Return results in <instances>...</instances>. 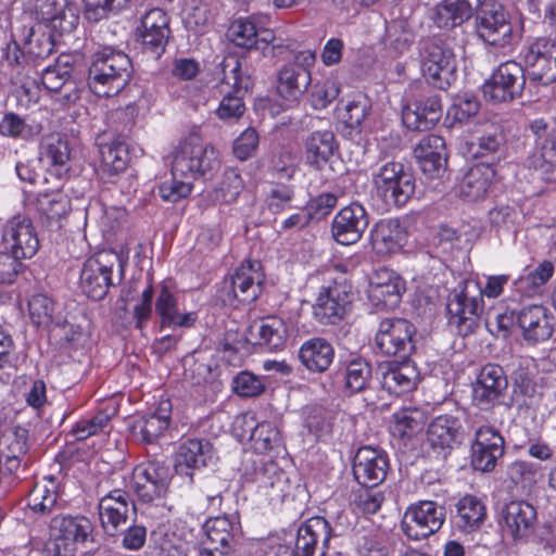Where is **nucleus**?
<instances>
[{
  "label": "nucleus",
  "mask_w": 556,
  "mask_h": 556,
  "mask_svg": "<svg viewBox=\"0 0 556 556\" xmlns=\"http://www.w3.org/2000/svg\"><path fill=\"white\" fill-rule=\"evenodd\" d=\"M130 77L131 62L128 55L104 47L94 54L89 67L88 84L98 97H113L126 87Z\"/></svg>",
  "instance_id": "f257e3e1"
},
{
  "label": "nucleus",
  "mask_w": 556,
  "mask_h": 556,
  "mask_svg": "<svg viewBox=\"0 0 556 556\" xmlns=\"http://www.w3.org/2000/svg\"><path fill=\"white\" fill-rule=\"evenodd\" d=\"M124 263L114 251H101L87 258L80 270V288L92 300H102L110 287L124 279Z\"/></svg>",
  "instance_id": "f03ea898"
},
{
  "label": "nucleus",
  "mask_w": 556,
  "mask_h": 556,
  "mask_svg": "<svg viewBox=\"0 0 556 556\" xmlns=\"http://www.w3.org/2000/svg\"><path fill=\"white\" fill-rule=\"evenodd\" d=\"M220 166L218 151L197 135L184 139L175 149L172 173L186 179L213 175Z\"/></svg>",
  "instance_id": "7ed1b4c3"
},
{
  "label": "nucleus",
  "mask_w": 556,
  "mask_h": 556,
  "mask_svg": "<svg viewBox=\"0 0 556 556\" xmlns=\"http://www.w3.org/2000/svg\"><path fill=\"white\" fill-rule=\"evenodd\" d=\"M222 68L219 89L223 98L216 109V115L223 121H235L245 111L243 94L252 87V79L242 72L241 62L237 58L225 59Z\"/></svg>",
  "instance_id": "20e7f679"
},
{
  "label": "nucleus",
  "mask_w": 556,
  "mask_h": 556,
  "mask_svg": "<svg viewBox=\"0 0 556 556\" xmlns=\"http://www.w3.org/2000/svg\"><path fill=\"white\" fill-rule=\"evenodd\" d=\"M375 194L387 206L405 205L415 192L413 174L400 162H387L372 173Z\"/></svg>",
  "instance_id": "39448f33"
},
{
  "label": "nucleus",
  "mask_w": 556,
  "mask_h": 556,
  "mask_svg": "<svg viewBox=\"0 0 556 556\" xmlns=\"http://www.w3.org/2000/svg\"><path fill=\"white\" fill-rule=\"evenodd\" d=\"M50 529L52 556H75L78 545L94 541V525L83 515H56Z\"/></svg>",
  "instance_id": "423d86ee"
},
{
  "label": "nucleus",
  "mask_w": 556,
  "mask_h": 556,
  "mask_svg": "<svg viewBox=\"0 0 556 556\" xmlns=\"http://www.w3.org/2000/svg\"><path fill=\"white\" fill-rule=\"evenodd\" d=\"M477 36L485 45L504 48L515 38V27L505 8L493 0H483L475 15Z\"/></svg>",
  "instance_id": "0eeeda50"
},
{
  "label": "nucleus",
  "mask_w": 556,
  "mask_h": 556,
  "mask_svg": "<svg viewBox=\"0 0 556 556\" xmlns=\"http://www.w3.org/2000/svg\"><path fill=\"white\" fill-rule=\"evenodd\" d=\"M477 290L476 281H466L459 291L454 290L448 296V324L455 327L460 336H468L479 327L482 299L473 293Z\"/></svg>",
  "instance_id": "6e6552de"
},
{
  "label": "nucleus",
  "mask_w": 556,
  "mask_h": 556,
  "mask_svg": "<svg viewBox=\"0 0 556 556\" xmlns=\"http://www.w3.org/2000/svg\"><path fill=\"white\" fill-rule=\"evenodd\" d=\"M497 525L504 538L514 543H527L538 525V509L526 500H513L502 506Z\"/></svg>",
  "instance_id": "1a4fd4ad"
},
{
  "label": "nucleus",
  "mask_w": 556,
  "mask_h": 556,
  "mask_svg": "<svg viewBox=\"0 0 556 556\" xmlns=\"http://www.w3.org/2000/svg\"><path fill=\"white\" fill-rule=\"evenodd\" d=\"M0 243L3 250L20 261L31 258L39 250L36 228L30 218L23 214L7 219L1 228Z\"/></svg>",
  "instance_id": "9d476101"
},
{
  "label": "nucleus",
  "mask_w": 556,
  "mask_h": 556,
  "mask_svg": "<svg viewBox=\"0 0 556 556\" xmlns=\"http://www.w3.org/2000/svg\"><path fill=\"white\" fill-rule=\"evenodd\" d=\"M551 316L546 307L540 304H530L511 312V315L500 314L496 317L497 326L507 329L516 320L522 330L523 339L532 344L547 340L553 333Z\"/></svg>",
  "instance_id": "9b49d317"
},
{
  "label": "nucleus",
  "mask_w": 556,
  "mask_h": 556,
  "mask_svg": "<svg viewBox=\"0 0 556 556\" xmlns=\"http://www.w3.org/2000/svg\"><path fill=\"white\" fill-rule=\"evenodd\" d=\"M422 73L428 83L444 90L456 78V56L451 47L438 40L428 42L422 53Z\"/></svg>",
  "instance_id": "f8f14e48"
},
{
  "label": "nucleus",
  "mask_w": 556,
  "mask_h": 556,
  "mask_svg": "<svg viewBox=\"0 0 556 556\" xmlns=\"http://www.w3.org/2000/svg\"><path fill=\"white\" fill-rule=\"evenodd\" d=\"M416 329L404 318H386L375 336L376 348L384 355L407 357L415 350Z\"/></svg>",
  "instance_id": "ddd939ff"
},
{
  "label": "nucleus",
  "mask_w": 556,
  "mask_h": 556,
  "mask_svg": "<svg viewBox=\"0 0 556 556\" xmlns=\"http://www.w3.org/2000/svg\"><path fill=\"white\" fill-rule=\"evenodd\" d=\"M445 521V508L432 501L410 505L405 511L402 529L410 540L419 541L438 532Z\"/></svg>",
  "instance_id": "4468645a"
},
{
  "label": "nucleus",
  "mask_w": 556,
  "mask_h": 556,
  "mask_svg": "<svg viewBox=\"0 0 556 556\" xmlns=\"http://www.w3.org/2000/svg\"><path fill=\"white\" fill-rule=\"evenodd\" d=\"M530 80L547 86L556 81V39L540 37L526 49L523 56Z\"/></svg>",
  "instance_id": "2eb2a0df"
},
{
  "label": "nucleus",
  "mask_w": 556,
  "mask_h": 556,
  "mask_svg": "<svg viewBox=\"0 0 556 556\" xmlns=\"http://www.w3.org/2000/svg\"><path fill=\"white\" fill-rule=\"evenodd\" d=\"M505 441L502 434L491 426H481L475 431L470 446V460L475 470L491 472L497 460L504 455Z\"/></svg>",
  "instance_id": "dca6fc26"
},
{
  "label": "nucleus",
  "mask_w": 556,
  "mask_h": 556,
  "mask_svg": "<svg viewBox=\"0 0 556 556\" xmlns=\"http://www.w3.org/2000/svg\"><path fill=\"white\" fill-rule=\"evenodd\" d=\"M522 66L508 61L501 64L492 77L483 85V96L494 102H506L519 96L525 86Z\"/></svg>",
  "instance_id": "f3484780"
},
{
  "label": "nucleus",
  "mask_w": 556,
  "mask_h": 556,
  "mask_svg": "<svg viewBox=\"0 0 556 556\" xmlns=\"http://www.w3.org/2000/svg\"><path fill=\"white\" fill-rule=\"evenodd\" d=\"M352 303L350 288L345 283L333 282L321 288L313 306L314 316L324 325L340 321Z\"/></svg>",
  "instance_id": "a211bd4d"
},
{
  "label": "nucleus",
  "mask_w": 556,
  "mask_h": 556,
  "mask_svg": "<svg viewBox=\"0 0 556 556\" xmlns=\"http://www.w3.org/2000/svg\"><path fill=\"white\" fill-rule=\"evenodd\" d=\"M331 536L332 530L324 517L307 519L298 529L295 556H325Z\"/></svg>",
  "instance_id": "6ab92c4d"
},
{
  "label": "nucleus",
  "mask_w": 556,
  "mask_h": 556,
  "mask_svg": "<svg viewBox=\"0 0 556 556\" xmlns=\"http://www.w3.org/2000/svg\"><path fill=\"white\" fill-rule=\"evenodd\" d=\"M405 290L403 279L388 268L377 269L370 278L368 299L378 308L393 309Z\"/></svg>",
  "instance_id": "aec40b11"
},
{
  "label": "nucleus",
  "mask_w": 556,
  "mask_h": 556,
  "mask_svg": "<svg viewBox=\"0 0 556 556\" xmlns=\"http://www.w3.org/2000/svg\"><path fill=\"white\" fill-rule=\"evenodd\" d=\"M388 467L389 460L384 452L363 446L354 456L353 475L359 484L375 488L386 479Z\"/></svg>",
  "instance_id": "412c9836"
},
{
  "label": "nucleus",
  "mask_w": 556,
  "mask_h": 556,
  "mask_svg": "<svg viewBox=\"0 0 556 556\" xmlns=\"http://www.w3.org/2000/svg\"><path fill=\"white\" fill-rule=\"evenodd\" d=\"M368 223L365 207L358 203H351L334 216L332 236L342 245L354 244L362 238Z\"/></svg>",
  "instance_id": "4be33fe9"
},
{
  "label": "nucleus",
  "mask_w": 556,
  "mask_h": 556,
  "mask_svg": "<svg viewBox=\"0 0 556 556\" xmlns=\"http://www.w3.org/2000/svg\"><path fill=\"white\" fill-rule=\"evenodd\" d=\"M168 472L156 464L137 466L132 472V488L146 503L163 497L168 488Z\"/></svg>",
  "instance_id": "5701e85b"
},
{
  "label": "nucleus",
  "mask_w": 556,
  "mask_h": 556,
  "mask_svg": "<svg viewBox=\"0 0 556 556\" xmlns=\"http://www.w3.org/2000/svg\"><path fill=\"white\" fill-rule=\"evenodd\" d=\"M139 34L147 50L163 51L170 35L168 14L160 8L149 10L141 17Z\"/></svg>",
  "instance_id": "b1692460"
},
{
  "label": "nucleus",
  "mask_w": 556,
  "mask_h": 556,
  "mask_svg": "<svg viewBox=\"0 0 556 556\" xmlns=\"http://www.w3.org/2000/svg\"><path fill=\"white\" fill-rule=\"evenodd\" d=\"M134 507L129 494L115 489L99 501V516L102 528L110 534L127 520L130 508Z\"/></svg>",
  "instance_id": "393cba45"
},
{
  "label": "nucleus",
  "mask_w": 556,
  "mask_h": 556,
  "mask_svg": "<svg viewBox=\"0 0 556 556\" xmlns=\"http://www.w3.org/2000/svg\"><path fill=\"white\" fill-rule=\"evenodd\" d=\"M483 0H442L432 11L431 18L440 28L460 26L476 15Z\"/></svg>",
  "instance_id": "a878e982"
},
{
  "label": "nucleus",
  "mask_w": 556,
  "mask_h": 556,
  "mask_svg": "<svg viewBox=\"0 0 556 556\" xmlns=\"http://www.w3.org/2000/svg\"><path fill=\"white\" fill-rule=\"evenodd\" d=\"M39 15L60 35L73 31L78 25L79 10L70 0H45Z\"/></svg>",
  "instance_id": "bb28decb"
},
{
  "label": "nucleus",
  "mask_w": 556,
  "mask_h": 556,
  "mask_svg": "<svg viewBox=\"0 0 556 556\" xmlns=\"http://www.w3.org/2000/svg\"><path fill=\"white\" fill-rule=\"evenodd\" d=\"M442 113L438 97L417 100L402 110V121L410 130L424 131L435 125Z\"/></svg>",
  "instance_id": "cd10ccee"
},
{
  "label": "nucleus",
  "mask_w": 556,
  "mask_h": 556,
  "mask_svg": "<svg viewBox=\"0 0 556 556\" xmlns=\"http://www.w3.org/2000/svg\"><path fill=\"white\" fill-rule=\"evenodd\" d=\"M263 275L258 262L242 263L230 276L233 296L243 303H251L261 292Z\"/></svg>",
  "instance_id": "c85d7f7f"
},
{
  "label": "nucleus",
  "mask_w": 556,
  "mask_h": 556,
  "mask_svg": "<svg viewBox=\"0 0 556 556\" xmlns=\"http://www.w3.org/2000/svg\"><path fill=\"white\" fill-rule=\"evenodd\" d=\"M236 425L242 427V437L249 434L253 450L258 454L270 451L279 441V431L268 421L256 422L252 414L238 416Z\"/></svg>",
  "instance_id": "c756f323"
},
{
  "label": "nucleus",
  "mask_w": 556,
  "mask_h": 556,
  "mask_svg": "<svg viewBox=\"0 0 556 556\" xmlns=\"http://www.w3.org/2000/svg\"><path fill=\"white\" fill-rule=\"evenodd\" d=\"M523 166L533 169L542 180H549V173L556 167V129L544 139L534 142V147L523 162Z\"/></svg>",
  "instance_id": "7c9ffc66"
},
{
  "label": "nucleus",
  "mask_w": 556,
  "mask_h": 556,
  "mask_svg": "<svg viewBox=\"0 0 556 556\" xmlns=\"http://www.w3.org/2000/svg\"><path fill=\"white\" fill-rule=\"evenodd\" d=\"M414 154L424 174L433 177L446 163L445 141L438 135L425 136L416 146Z\"/></svg>",
  "instance_id": "2f4dec72"
},
{
  "label": "nucleus",
  "mask_w": 556,
  "mask_h": 556,
  "mask_svg": "<svg viewBox=\"0 0 556 556\" xmlns=\"http://www.w3.org/2000/svg\"><path fill=\"white\" fill-rule=\"evenodd\" d=\"M507 388V379L502 367L485 365L473 384V400L478 404L494 403Z\"/></svg>",
  "instance_id": "473e14b6"
},
{
  "label": "nucleus",
  "mask_w": 556,
  "mask_h": 556,
  "mask_svg": "<svg viewBox=\"0 0 556 556\" xmlns=\"http://www.w3.org/2000/svg\"><path fill=\"white\" fill-rule=\"evenodd\" d=\"M381 370L382 388L396 395L414 390L419 379L416 366L409 361L389 364L382 367Z\"/></svg>",
  "instance_id": "72a5a7b5"
},
{
  "label": "nucleus",
  "mask_w": 556,
  "mask_h": 556,
  "mask_svg": "<svg viewBox=\"0 0 556 556\" xmlns=\"http://www.w3.org/2000/svg\"><path fill=\"white\" fill-rule=\"evenodd\" d=\"M172 414V404L165 400L160 402L157 408L138 419L132 426L134 434L144 443L155 442L168 428Z\"/></svg>",
  "instance_id": "f704fd0d"
},
{
  "label": "nucleus",
  "mask_w": 556,
  "mask_h": 556,
  "mask_svg": "<svg viewBox=\"0 0 556 556\" xmlns=\"http://www.w3.org/2000/svg\"><path fill=\"white\" fill-rule=\"evenodd\" d=\"M462 424L452 415H440L428 426L427 441L433 450L441 452L452 450L459 437Z\"/></svg>",
  "instance_id": "c9c22d12"
},
{
  "label": "nucleus",
  "mask_w": 556,
  "mask_h": 556,
  "mask_svg": "<svg viewBox=\"0 0 556 556\" xmlns=\"http://www.w3.org/2000/svg\"><path fill=\"white\" fill-rule=\"evenodd\" d=\"M495 169L491 164L478 163L470 167L459 184V194L469 200L481 199L488 192L493 179Z\"/></svg>",
  "instance_id": "e433bc0d"
},
{
  "label": "nucleus",
  "mask_w": 556,
  "mask_h": 556,
  "mask_svg": "<svg viewBox=\"0 0 556 556\" xmlns=\"http://www.w3.org/2000/svg\"><path fill=\"white\" fill-rule=\"evenodd\" d=\"M334 357L332 345L324 338L306 340L299 350V358L303 366L314 372H323L329 368Z\"/></svg>",
  "instance_id": "4c0bfd02"
},
{
  "label": "nucleus",
  "mask_w": 556,
  "mask_h": 556,
  "mask_svg": "<svg viewBox=\"0 0 556 556\" xmlns=\"http://www.w3.org/2000/svg\"><path fill=\"white\" fill-rule=\"evenodd\" d=\"M156 314L163 327H190L195 320L194 313H182L175 294L163 286L155 302Z\"/></svg>",
  "instance_id": "58836bf2"
},
{
  "label": "nucleus",
  "mask_w": 556,
  "mask_h": 556,
  "mask_svg": "<svg viewBox=\"0 0 556 556\" xmlns=\"http://www.w3.org/2000/svg\"><path fill=\"white\" fill-rule=\"evenodd\" d=\"M210 452L207 442L199 439H189L181 443L175 459V470L178 475H185L192 480L191 469L206 465Z\"/></svg>",
  "instance_id": "ea45409f"
},
{
  "label": "nucleus",
  "mask_w": 556,
  "mask_h": 556,
  "mask_svg": "<svg viewBox=\"0 0 556 556\" xmlns=\"http://www.w3.org/2000/svg\"><path fill=\"white\" fill-rule=\"evenodd\" d=\"M100 164L99 173L104 179L124 172L128 164V150L126 144L114 139L110 142L99 143Z\"/></svg>",
  "instance_id": "a19ab883"
},
{
  "label": "nucleus",
  "mask_w": 556,
  "mask_h": 556,
  "mask_svg": "<svg viewBox=\"0 0 556 556\" xmlns=\"http://www.w3.org/2000/svg\"><path fill=\"white\" fill-rule=\"evenodd\" d=\"M505 137L502 129L495 125H489L476 141L471 142L470 150L473 157L490 159L485 163L493 166L504 156Z\"/></svg>",
  "instance_id": "79ce46f5"
},
{
  "label": "nucleus",
  "mask_w": 556,
  "mask_h": 556,
  "mask_svg": "<svg viewBox=\"0 0 556 556\" xmlns=\"http://www.w3.org/2000/svg\"><path fill=\"white\" fill-rule=\"evenodd\" d=\"M406 233L396 219L378 223L371 233L372 247L379 254L394 253L405 242Z\"/></svg>",
  "instance_id": "37998d69"
},
{
  "label": "nucleus",
  "mask_w": 556,
  "mask_h": 556,
  "mask_svg": "<svg viewBox=\"0 0 556 556\" xmlns=\"http://www.w3.org/2000/svg\"><path fill=\"white\" fill-rule=\"evenodd\" d=\"M486 519V507L473 495H465L456 504V525L465 533L479 530Z\"/></svg>",
  "instance_id": "c03bdc74"
},
{
  "label": "nucleus",
  "mask_w": 556,
  "mask_h": 556,
  "mask_svg": "<svg viewBox=\"0 0 556 556\" xmlns=\"http://www.w3.org/2000/svg\"><path fill=\"white\" fill-rule=\"evenodd\" d=\"M59 497V482L52 477H43L37 482L27 497V506L36 514H49L56 504Z\"/></svg>",
  "instance_id": "a18cd8bd"
},
{
  "label": "nucleus",
  "mask_w": 556,
  "mask_h": 556,
  "mask_svg": "<svg viewBox=\"0 0 556 556\" xmlns=\"http://www.w3.org/2000/svg\"><path fill=\"white\" fill-rule=\"evenodd\" d=\"M312 83L311 74L298 72L289 64H286L278 73V93L287 101L299 100Z\"/></svg>",
  "instance_id": "49530a36"
},
{
  "label": "nucleus",
  "mask_w": 556,
  "mask_h": 556,
  "mask_svg": "<svg viewBox=\"0 0 556 556\" xmlns=\"http://www.w3.org/2000/svg\"><path fill=\"white\" fill-rule=\"evenodd\" d=\"M254 328L258 334L257 343L266 346L269 351L282 349L291 331L289 325L277 316L263 318Z\"/></svg>",
  "instance_id": "de8ad7c7"
},
{
  "label": "nucleus",
  "mask_w": 556,
  "mask_h": 556,
  "mask_svg": "<svg viewBox=\"0 0 556 556\" xmlns=\"http://www.w3.org/2000/svg\"><path fill=\"white\" fill-rule=\"evenodd\" d=\"M336 149V139L332 131H314L306 140L307 163L321 168L332 156Z\"/></svg>",
  "instance_id": "09e8293b"
},
{
  "label": "nucleus",
  "mask_w": 556,
  "mask_h": 556,
  "mask_svg": "<svg viewBox=\"0 0 556 556\" xmlns=\"http://www.w3.org/2000/svg\"><path fill=\"white\" fill-rule=\"evenodd\" d=\"M71 159V148L67 139L59 134H52L45 138L41 147V161L58 174L67 170Z\"/></svg>",
  "instance_id": "8fccbe9b"
},
{
  "label": "nucleus",
  "mask_w": 556,
  "mask_h": 556,
  "mask_svg": "<svg viewBox=\"0 0 556 556\" xmlns=\"http://www.w3.org/2000/svg\"><path fill=\"white\" fill-rule=\"evenodd\" d=\"M554 274V265L544 261L533 269L525 273L514 281V290L522 296H532L541 286L546 283Z\"/></svg>",
  "instance_id": "3c124183"
},
{
  "label": "nucleus",
  "mask_w": 556,
  "mask_h": 556,
  "mask_svg": "<svg viewBox=\"0 0 556 556\" xmlns=\"http://www.w3.org/2000/svg\"><path fill=\"white\" fill-rule=\"evenodd\" d=\"M427 421L426 413L417 407H404L392 416L391 430L394 435L412 437L420 431Z\"/></svg>",
  "instance_id": "603ef678"
},
{
  "label": "nucleus",
  "mask_w": 556,
  "mask_h": 556,
  "mask_svg": "<svg viewBox=\"0 0 556 556\" xmlns=\"http://www.w3.org/2000/svg\"><path fill=\"white\" fill-rule=\"evenodd\" d=\"M27 438L24 429L7 431L0 435V457L10 470L16 468L21 456L27 452Z\"/></svg>",
  "instance_id": "864d4df0"
},
{
  "label": "nucleus",
  "mask_w": 556,
  "mask_h": 556,
  "mask_svg": "<svg viewBox=\"0 0 556 556\" xmlns=\"http://www.w3.org/2000/svg\"><path fill=\"white\" fill-rule=\"evenodd\" d=\"M369 100L361 92L350 96L338 105L339 118L349 127L357 128L368 114Z\"/></svg>",
  "instance_id": "5fc2aeb1"
},
{
  "label": "nucleus",
  "mask_w": 556,
  "mask_h": 556,
  "mask_svg": "<svg viewBox=\"0 0 556 556\" xmlns=\"http://www.w3.org/2000/svg\"><path fill=\"white\" fill-rule=\"evenodd\" d=\"M205 539L203 543L232 547L235 523L228 516H217L206 520L204 523Z\"/></svg>",
  "instance_id": "6e6d98bb"
},
{
  "label": "nucleus",
  "mask_w": 556,
  "mask_h": 556,
  "mask_svg": "<svg viewBox=\"0 0 556 556\" xmlns=\"http://www.w3.org/2000/svg\"><path fill=\"white\" fill-rule=\"evenodd\" d=\"M37 202L40 213L51 220L62 218L71 210V200L59 190L40 193Z\"/></svg>",
  "instance_id": "4d7b16f0"
},
{
  "label": "nucleus",
  "mask_w": 556,
  "mask_h": 556,
  "mask_svg": "<svg viewBox=\"0 0 556 556\" xmlns=\"http://www.w3.org/2000/svg\"><path fill=\"white\" fill-rule=\"evenodd\" d=\"M371 378V367L363 358L351 361L345 368V388L351 393H357L366 389Z\"/></svg>",
  "instance_id": "13d9d810"
},
{
  "label": "nucleus",
  "mask_w": 556,
  "mask_h": 556,
  "mask_svg": "<svg viewBox=\"0 0 556 556\" xmlns=\"http://www.w3.org/2000/svg\"><path fill=\"white\" fill-rule=\"evenodd\" d=\"M257 36L256 26L250 18L240 17L228 28V38L240 48H253L257 42Z\"/></svg>",
  "instance_id": "bf43d9fd"
},
{
  "label": "nucleus",
  "mask_w": 556,
  "mask_h": 556,
  "mask_svg": "<svg viewBox=\"0 0 556 556\" xmlns=\"http://www.w3.org/2000/svg\"><path fill=\"white\" fill-rule=\"evenodd\" d=\"M256 466L253 480L263 488L278 486L285 480V472L271 459L260 457L253 460Z\"/></svg>",
  "instance_id": "052dcab7"
},
{
  "label": "nucleus",
  "mask_w": 556,
  "mask_h": 556,
  "mask_svg": "<svg viewBox=\"0 0 556 556\" xmlns=\"http://www.w3.org/2000/svg\"><path fill=\"white\" fill-rule=\"evenodd\" d=\"M130 0H86L85 16L90 22H99L111 13L116 14L128 8Z\"/></svg>",
  "instance_id": "680f3d73"
},
{
  "label": "nucleus",
  "mask_w": 556,
  "mask_h": 556,
  "mask_svg": "<svg viewBox=\"0 0 556 556\" xmlns=\"http://www.w3.org/2000/svg\"><path fill=\"white\" fill-rule=\"evenodd\" d=\"M72 67L68 62L58 60L54 65L47 66L41 74L43 87L52 92H58L68 83Z\"/></svg>",
  "instance_id": "e2e57ef3"
},
{
  "label": "nucleus",
  "mask_w": 556,
  "mask_h": 556,
  "mask_svg": "<svg viewBox=\"0 0 556 556\" xmlns=\"http://www.w3.org/2000/svg\"><path fill=\"white\" fill-rule=\"evenodd\" d=\"M243 189V180L240 173L235 168L224 172L223 180L216 191V199L224 203H231L237 200Z\"/></svg>",
  "instance_id": "0e129e2a"
},
{
  "label": "nucleus",
  "mask_w": 556,
  "mask_h": 556,
  "mask_svg": "<svg viewBox=\"0 0 556 556\" xmlns=\"http://www.w3.org/2000/svg\"><path fill=\"white\" fill-rule=\"evenodd\" d=\"M172 179L163 181L159 187L160 197L167 202H177L190 194L192 182L181 176L172 173Z\"/></svg>",
  "instance_id": "69168bd1"
},
{
  "label": "nucleus",
  "mask_w": 556,
  "mask_h": 556,
  "mask_svg": "<svg viewBox=\"0 0 556 556\" xmlns=\"http://www.w3.org/2000/svg\"><path fill=\"white\" fill-rule=\"evenodd\" d=\"M539 475V467L527 460H516L507 468V476L516 484L528 488L535 483Z\"/></svg>",
  "instance_id": "338daca9"
},
{
  "label": "nucleus",
  "mask_w": 556,
  "mask_h": 556,
  "mask_svg": "<svg viewBox=\"0 0 556 556\" xmlns=\"http://www.w3.org/2000/svg\"><path fill=\"white\" fill-rule=\"evenodd\" d=\"M391 548L378 534H364L357 541L359 556H391Z\"/></svg>",
  "instance_id": "774afa93"
}]
</instances>
